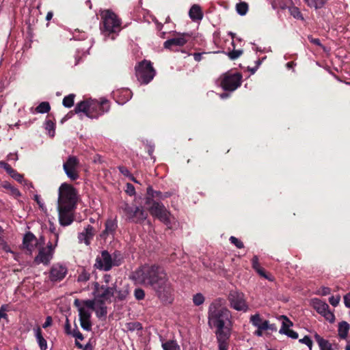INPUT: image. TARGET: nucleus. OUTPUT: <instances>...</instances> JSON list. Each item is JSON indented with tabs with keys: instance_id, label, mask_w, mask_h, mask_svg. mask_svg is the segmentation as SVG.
Segmentation results:
<instances>
[{
	"instance_id": "f257e3e1",
	"label": "nucleus",
	"mask_w": 350,
	"mask_h": 350,
	"mask_svg": "<svg viewBox=\"0 0 350 350\" xmlns=\"http://www.w3.org/2000/svg\"><path fill=\"white\" fill-rule=\"evenodd\" d=\"M133 280L145 286L150 287L163 302L172 300L174 288L163 268L156 265H144L133 273Z\"/></svg>"
},
{
	"instance_id": "f03ea898",
	"label": "nucleus",
	"mask_w": 350,
	"mask_h": 350,
	"mask_svg": "<svg viewBox=\"0 0 350 350\" xmlns=\"http://www.w3.org/2000/svg\"><path fill=\"white\" fill-rule=\"evenodd\" d=\"M77 193L70 185L63 183L58 190L57 211L61 226H67L74 221V211L76 208Z\"/></svg>"
},
{
	"instance_id": "7ed1b4c3",
	"label": "nucleus",
	"mask_w": 350,
	"mask_h": 350,
	"mask_svg": "<svg viewBox=\"0 0 350 350\" xmlns=\"http://www.w3.org/2000/svg\"><path fill=\"white\" fill-rule=\"evenodd\" d=\"M231 312L224 306V301L221 299L213 301L208 308V319L210 327L217 328L216 335L230 334V328L228 324H231Z\"/></svg>"
},
{
	"instance_id": "20e7f679",
	"label": "nucleus",
	"mask_w": 350,
	"mask_h": 350,
	"mask_svg": "<svg viewBox=\"0 0 350 350\" xmlns=\"http://www.w3.org/2000/svg\"><path fill=\"white\" fill-rule=\"evenodd\" d=\"M146 204L148 206V210L152 216L157 217L167 226L171 228L174 218L162 203L154 201L150 198H146Z\"/></svg>"
},
{
	"instance_id": "39448f33",
	"label": "nucleus",
	"mask_w": 350,
	"mask_h": 350,
	"mask_svg": "<svg viewBox=\"0 0 350 350\" xmlns=\"http://www.w3.org/2000/svg\"><path fill=\"white\" fill-rule=\"evenodd\" d=\"M103 27L100 28L103 33L109 35L111 33L119 32L121 29V21L111 10L100 11Z\"/></svg>"
},
{
	"instance_id": "423d86ee",
	"label": "nucleus",
	"mask_w": 350,
	"mask_h": 350,
	"mask_svg": "<svg viewBox=\"0 0 350 350\" xmlns=\"http://www.w3.org/2000/svg\"><path fill=\"white\" fill-rule=\"evenodd\" d=\"M121 262L122 257L120 253L114 252L110 254L107 251H103L100 256L96 257L94 266L96 269L107 271L112 267L120 265Z\"/></svg>"
},
{
	"instance_id": "0eeeda50",
	"label": "nucleus",
	"mask_w": 350,
	"mask_h": 350,
	"mask_svg": "<svg viewBox=\"0 0 350 350\" xmlns=\"http://www.w3.org/2000/svg\"><path fill=\"white\" fill-rule=\"evenodd\" d=\"M55 243L52 244L51 242H49L46 247H42L39 249L38 254L36 256L34 261L36 264L48 265L53 258L54 250L57 245L59 235L57 233L54 234Z\"/></svg>"
},
{
	"instance_id": "6e6552de",
	"label": "nucleus",
	"mask_w": 350,
	"mask_h": 350,
	"mask_svg": "<svg viewBox=\"0 0 350 350\" xmlns=\"http://www.w3.org/2000/svg\"><path fill=\"white\" fill-rule=\"evenodd\" d=\"M126 219L135 223H139L144 221L148 214L142 207L131 206L125 203L122 207Z\"/></svg>"
},
{
	"instance_id": "1a4fd4ad",
	"label": "nucleus",
	"mask_w": 350,
	"mask_h": 350,
	"mask_svg": "<svg viewBox=\"0 0 350 350\" xmlns=\"http://www.w3.org/2000/svg\"><path fill=\"white\" fill-rule=\"evenodd\" d=\"M135 69L137 79L142 83H148L154 76L155 72L150 62L143 61Z\"/></svg>"
},
{
	"instance_id": "9d476101",
	"label": "nucleus",
	"mask_w": 350,
	"mask_h": 350,
	"mask_svg": "<svg viewBox=\"0 0 350 350\" xmlns=\"http://www.w3.org/2000/svg\"><path fill=\"white\" fill-rule=\"evenodd\" d=\"M231 308L237 311L246 312L248 310L245 295L237 291H231L228 296Z\"/></svg>"
},
{
	"instance_id": "9b49d317",
	"label": "nucleus",
	"mask_w": 350,
	"mask_h": 350,
	"mask_svg": "<svg viewBox=\"0 0 350 350\" xmlns=\"http://www.w3.org/2000/svg\"><path fill=\"white\" fill-rule=\"evenodd\" d=\"M221 86L225 90L234 91L241 85V75L239 73H225L220 77Z\"/></svg>"
},
{
	"instance_id": "f8f14e48",
	"label": "nucleus",
	"mask_w": 350,
	"mask_h": 350,
	"mask_svg": "<svg viewBox=\"0 0 350 350\" xmlns=\"http://www.w3.org/2000/svg\"><path fill=\"white\" fill-rule=\"evenodd\" d=\"M79 161L76 157L70 156L67 161L64 163L63 168L67 176L72 180H77L79 178L78 168Z\"/></svg>"
},
{
	"instance_id": "ddd939ff",
	"label": "nucleus",
	"mask_w": 350,
	"mask_h": 350,
	"mask_svg": "<svg viewBox=\"0 0 350 350\" xmlns=\"http://www.w3.org/2000/svg\"><path fill=\"white\" fill-rule=\"evenodd\" d=\"M312 306L314 309L320 314L323 316L326 320L332 323L335 320V316L329 310V306L325 301H323L319 299H313L312 300Z\"/></svg>"
},
{
	"instance_id": "4468645a",
	"label": "nucleus",
	"mask_w": 350,
	"mask_h": 350,
	"mask_svg": "<svg viewBox=\"0 0 350 350\" xmlns=\"http://www.w3.org/2000/svg\"><path fill=\"white\" fill-rule=\"evenodd\" d=\"M43 243L44 239L42 237H40V240H38L33 233L29 232L26 233L23 237V247L31 254L39 244Z\"/></svg>"
},
{
	"instance_id": "2eb2a0df",
	"label": "nucleus",
	"mask_w": 350,
	"mask_h": 350,
	"mask_svg": "<svg viewBox=\"0 0 350 350\" xmlns=\"http://www.w3.org/2000/svg\"><path fill=\"white\" fill-rule=\"evenodd\" d=\"M67 268L60 264H55L51 269L49 279L52 282H59L62 280L67 274Z\"/></svg>"
},
{
	"instance_id": "dca6fc26",
	"label": "nucleus",
	"mask_w": 350,
	"mask_h": 350,
	"mask_svg": "<svg viewBox=\"0 0 350 350\" xmlns=\"http://www.w3.org/2000/svg\"><path fill=\"white\" fill-rule=\"evenodd\" d=\"M94 105L93 103H90V100L81 101L77 104L75 108V112L76 113L83 112L88 118H96V115L92 114Z\"/></svg>"
},
{
	"instance_id": "f3484780",
	"label": "nucleus",
	"mask_w": 350,
	"mask_h": 350,
	"mask_svg": "<svg viewBox=\"0 0 350 350\" xmlns=\"http://www.w3.org/2000/svg\"><path fill=\"white\" fill-rule=\"evenodd\" d=\"M94 309H88L83 308L80 309L79 321L81 327L87 331H90L92 327L90 321L91 313Z\"/></svg>"
},
{
	"instance_id": "a211bd4d",
	"label": "nucleus",
	"mask_w": 350,
	"mask_h": 350,
	"mask_svg": "<svg viewBox=\"0 0 350 350\" xmlns=\"http://www.w3.org/2000/svg\"><path fill=\"white\" fill-rule=\"evenodd\" d=\"M114 295V290L111 287L102 286L96 290L95 303L96 301L104 302L111 299Z\"/></svg>"
},
{
	"instance_id": "6ab92c4d",
	"label": "nucleus",
	"mask_w": 350,
	"mask_h": 350,
	"mask_svg": "<svg viewBox=\"0 0 350 350\" xmlns=\"http://www.w3.org/2000/svg\"><path fill=\"white\" fill-rule=\"evenodd\" d=\"M90 103H93L94 104L92 114L96 115V118L100 115H102L103 113L108 111L109 109V103L106 99H101L100 101L90 100Z\"/></svg>"
},
{
	"instance_id": "aec40b11",
	"label": "nucleus",
	"mask_w": 350,
	"mask_h": 350,
	"mask_svg": "<svg viewBox=\"0 0 350 350\" xmlns=\"http://www.w3.org/2000/svg\"><path fill=\"white\" fill-rule=\"evenodd\" d=\"M187 42L184 34H179L177 37L167 40L164 42V47L165 49H172L173 46H182Z\"/></svg>"
},
{
	"instance_id": "412c9836",
	"label": "nucleus",
	"mask_w": 350,
	"mask_h": 350,
	"mask_svg": "<svg viewBox=\"0 0 350 350\" xmlns=\"http://www.w3.org/2000/svg\"><path fill=\"white\" fill-rule=\"evenodd\" d=\"M94 236V228L92 226L88 225L78 235L79 241L80 243H85L87 245L90 244V240Z\"/></svg>"
},
{
	"instance_id": "4be33fe9",
	"label": "nucleus",
	"mask_w": 350,
	"mask_h": 350,
	"mask_svg": "<svg viewBox=\"0 0 350 350\" xmlns=\"http://www.w3.org/2000/svg\"><path fill=\"white\" fill-rule=\"evenodd\" d=\"M250 322L252 324L260 329H271L268 321H262L258 314L252 315L250 317Z\"/></svg>"
},
{
	"instance_id": "5701e85b",
	"label": "nucleus",
	"mask_w": 350,
	"mask_h": 350,
	"mask_svg": "<svg viewBox=\"0 0 350 350\" xmlns=\"http://www.w3.org/2000/svg\"><path fill=\"white\" fill-rule=\"evenodd\" d=\"M189 15L193 21H201L203 18V13L198 5L194 4L189 10Z\"/></svg>"
},
{
	"instance_id": "b1692460",
	"label": "nucleus",
	"mask_w": 350,
	"mask_h": 350,
	"mask_svg": "<svg viewBox=\"0 0 350 350\" xmlns=\"http://www.w3.org/2000/svg\"><path fill=\"white\" fill-rule=\"evenodd\" d=\"M219 350H228V340L230 334L216 335Z\"/></svg>"
},
{
	"instance_id": "393cba45",
	"label": "nucleus",
	"mask_w": 350,
	"mask_h": 350,
	"mask_svg": "<svg viewBox=\"0 0 350 350\" xmlns=\"http://www.w3.org/2000/svg\"><path fill=\"white\" fill-rule=\"evenodd\" d=\"M118 225L114 219H108L105 223V230L103 232V235H112L116 232Z\"/></svg>"
},
{
	"instance_id": "a878e982",
	"label": "nucleus",
	"mask_w": 350,
	"mask_h": 350,
	"mask_svg": "<svg viewBox=\"0 0 350 350\" xmlns=\"http://www.w3.org/2000/svg\"><path fill=\"white\" fill-rule=\"evenodd\" d=\"M74 304L78 308L79 314H80V309L83 308H88V309H94L95 301L85 300L81 301L79 299H75Z\"/></svg>"
},
{
	"instance_id": "bb28decb",
	"label": "nucleus",
	"mask_w": 350,
	"mask_h": 350,
	"mask_svg": "<svg viewBox=\"0 0 350 350\" xmlns=\"http://www.w3.org/2000/svg\"><path fill=\"white\" fill-rule=\"evenodd\" d=\"M314 336L321 350H332V345L328 340L323 339L318 334H315Z\"/></svg>"
},
{
	"instance_id": "cd10ccee",
	"label": "nucleus",
	"mask_w": 350,
	"mask_h": 350,
	"mask_svg": "<svg viewBox=\"0 0 350 350\" xmlns=\"http://www.w3.org/2000/svg\"><path fill=\"white\" fill-rule=\"evenodd\" d=\"M350 329V325L346 321H342L338 325V336L342 339H345L347 337L348 332Z\"/></svg>"
},
{
	"instance_id": "c85d7f7f",
	"label": "nucleus",
	"mask_w": 350,
	"mask_h": 350,
	"mask_svg": "<svg viewBox=\"0 0 350 350\" xmlns=\"http://www.w3.org/2000/svg\"><path fill=\"white\" fill-rule=\"evenodd\" d=\"M36 338L39 345L40 350H46L47 349L46 340L42 336L41 329L38 327L36 329Z\"/></svg>"
},
{
	"instance_id": "c756f323",
	"label": "nucleus",
	"mask_w": 350,
	"mask_h": 350,
	"mask_svg": "<svg viewBox=\"0 0 350 350\" xmlns=\"http://www.w3.org/2000/svg\"><path fill=\"white\" fill-rule=\"evenodd\" d=\"M304 1L309 7L317 10L323 8L328 0H304Z\"/></svg>"
},
{
	"instance_id": "7c9ffc66",
	"label": "nucleus",
	"mask_w": 350,
	"mask_h": 350,
	"mask_svg": "<svg viewBox=\"0 0 350 350\" xmlns=\"http://www.w3.org/2000/svg\"><path fill=\"white\" fill-rule=\"evenodd\" d=\"M163 350H180L179 345L174 340H168L162 343Z\"/></svg>"
},
{
	"instance_id": "2f4dec72",
	"label": "nucleus",
	"mask_w": 350,
	"mask_h": 350,
	"mask_svg": "<svg viewBox=\"0 0 350 350\" xmlns=\"http://www.w3.org/2000/svg\"><path fill=\"white\" fill-rule=\"evenodd\" d=\"M236 10L239 14L244 16L248 11V4L245 2L239 3L236 5Z\"/></svg>"
},
{
	"instance_id": "473e14b6",
	"label": "nucleus",
	"mask_w": 350,
	"mask_h": 350,
	"mask_svg": "<svg viewBox=\"0 0 350 350\" xmlns=\"http://www.w3.org/2000/svg\"><path fill=\"white\" fill-rule=\"evenodd\" d=\"M75 95L74 94H70L68 96H66L64 98L62 104L65 107L70 108L74 105Z\"/></svg>"
},
{
	"instance_id": "72a5a7b5",
	"label": "nucleus",
	"mask_w": 350,
	"mask_h": 350,
	"mask_svg": "<svg viewBox=\"0 0 350 350\" xmlns=\"http://www.w3.org/2000/svg\"><path fill=\"white\" fill-rule=\"evenodd\" d=\"M288 11L291 16L298 20H304V17L299 10V9L295 6H291L288 8Z\"/></svg>"
},
{
	"instance_id": "f704fd0d",
	"label": "nucleus",
	"mask_w": 350,
	"mask_h": 350,
	"mask_svg": "<svg viewBox=\"0 0 350 350\" xmlns=\"http://www.w3.org/2000/svg\"><path fill=\"white\" fill-rule=\"evenodd\" d=\"M51 109L50 105L48 102L41 103L36 109L38 113H44L48 112Z\"/></svg>"
},
{
	"instance_id": "c9c22d12",
	"label": "nucleus",
	"mask_w": 350,
	"mask_h": 350,
	"mask_svg": "<svg viewBox=\"0 0 350 350\" xmlns=\"http://www.w3.org/2000/svg\"><path fill=\"white\" fill-rule=\"evenodd\" d=\"M280 319H282V327L280 329H284V331H286L290 329L291 326H293V323L286 317L281 316Z\"/></svg>"
},
{
	"instance_id": "e433bc0d",
	"label": "nucleus",
	"mask_w": 350,
	"mask_h": 350,
	"mask_svg": "<svg viewBox=\"0 0 350 350\" xmlns=\"http://www.w3.org/2000/svg\"><path fill=\"white\" fill-rule=\"evenodd\" d=\"M243 54V51L238 49V50H232V51H230L228 53V56L229 58L232 60H234L237 58H239L241 55Z\"/></svg>"
},
{
	"instance_id": "4c0bfd02",
	"label": "nucleus",
	"mask_w": 350,
	"mask_h": 350,
	"mask_svg": "<svg viewBox=\"0 0 350 350\" xmlns=\"http://www.w3.org/2000/svg\"><path fill=\"white\" fill-rule=\"evenodd\" d=\"M193 301L196 306H200L204 301V297L201 293H197L193 295Z\"/></svg>"
},
{
	"instance_id": "58836bf2",
	"label": "nucleus",
	"mask_w": 350,
	"mask_h": 350,
	"mask_svg": "<svg viewBox=\"0 0 350 350\" xmlns=\"http://www.w3.org/2000/svg\"><path fill=\"white\" fill-rule=\"evenodd\" d=\"M45 129L49 131V135L53 137L55 134V125L51 120H47L45 124Z\"/></svg>"
},
{
	"instance_id": "ea45409f",
	"label": "nucleus",
	"mask_w": 350,
	"mask_h": 350,
	"mask_svg": "<svg viewBox=\"0 0 350 350\" xmlns=\"http://www.w3.org/2000/svg\"><path fill=\"white\" fill-rule=\"evenodd\" d=\"M279 332L280 334H286L288 337L292 338L293 339H297L298 338V334L296 332H295L292 329H288L286 331H284V329H280Z\"/></svg>"
},
{
	"instance_id": "a19ab883",
	"label": "nucleus",
	"mask_w": 350,
	"mask_h": 350,
	"mask_svg": "<svg viewBox=\"0 0 350 350\" xmlns=\"http://www.w3.org/2000/svg\"><path fill=\"white\" fill-rule=\"evenodd\" d=\"M4 187L5 189H9L11 191L12 194L14 195L15 197H18L21 196V193L18 191V189L12 186L10 183H5L4 185Z\"/></svg>"
},
{
	"instance_id": "79ce46f5",
	"label": "nucleus",
	"mask_w": 350,
	"mask_h": 350,
	"mask_svg": "<svg viewBox=\"0 0 350 350\" xmlns=\"http://www.w3.org/2000/svg\"><path fill=\"white\" fill-rule=\"evenodd\" d=\"M94 310L96 311V314L98 317H101L107 314V308L104 306H100L98 308H94Z\"/></svg>"
},
{
	"instance_id": "37998d69",
	"label": "nucleus",
	"mask_w": 350,
	"mask_h": 350,
	"mask_svg": "<svg viewBox=\"0 0 350 350\" xmlns=\"http://www.w3.org/2000/svg\"><path fill=\"white\" fill-rule=\"evenodd\" d=\"M230 241L231 243L235 245L236 247L238 248L241 249L244 247L243 242L241 241H240L239 239H238L237 238H236L235 237H233V236L230 237Z\"/></svg>"
},
{
	"instance_id": "c03bdc74",
	"label": "nucleus",
	"mask_w": 350,
	"mask_h": 350,
	"mask_svg": "<svg viewBox=\"0 0 350 350\" xmlns=\"http://www.w3.org/2000/svg\"><path fill=\"white\" fill-rule=\"evenodd\" d=\"M134 295L137 299L142 300L145 297L144 291L142 288H136L134 292Z\"/></svg>"
},
{
	"instance_id": "a18cd8bd",
	"label": "nucleus",
	"mask_w": 350,
	"mask_h": 350,
	"mask_svg": "<svg viewBox=\"0 0 350 350\" xmlns=\"http://www.w3.org/2000/svg\"><path fill=\"white\" fill-rule=\"evenodd\" d=\"M340 300V295L332 296L329 299V301L330 304L334 307H336L338 305Z\"/></svg>"
},
{
	"instance_id": "49530a36",
	"label": "nucleus",
	"mask_w": 350,
	"mask_h": 350,
	"mask_svg": "<svg viewBox=\"0 0 350 350\" xmlns=\"http://www.w3.org/2000/svg\"><path fill=\"white\" fill-rule=\"evenodd\" d=\"M299 342L301 343H304V344L306 345L310 348V349H312V341L308 336H304L302 339L299 340Z\"/></svg>"
},
{
	"instance_id": "de8ad7c7",
	"label": "nucleus",
	"mask_w": 350,
	"mask_h": 350,
	"mask_svg": "<svg viewBox=\"0 0 350 350\" xmlns=\"http://www.w3.org/2000/svg\"><path fill=\"white\" fill-rule=\"evenodd\" d=\"M256 271L262 277L269 280H273L272 278L270 277L269 275H268L265 270L261 268V267H259L258 269H256Z\"/></svg>"
},
{
	"instance_id": "09e8293b",
	"label": "nucleus",
	"mask_w": 350,
	"mask_h": 350,
	"mask_svg": "<svg viewBox=\"0 0 350 350\" xmlns=\"http://www.w3.org/2000/svg\"><path fill=\"white\" fill-rule=\"evenodd\" d=\"M129 294V291L127 290V288H125L122 291H119L118 292V295H117V297L119 299H124L126 297V296L128 295Z\"/></svg>"
},
{
	"instance_id": "8fccbe9b",
	"label": "nucleus",
	"mask_w": 350,
	"mask_h": 350,
	"mask_svg": "<svg viewBox=\"0 0 350 350\" xmlns=\"http://www.w3.org/2000/svg\"><path fill=\"white\" fill-rule=\"evenodd\" d=\"M11 177L20 183H22L23 181L24 180L23 176L18 173L16 171H15L13 175L11 176Z\"/></svg>"
},
{
	"instance_id": "3c124183",
	"label": "nucleus",
	"mask_w": 350,
	"mask_h": 350,
	"mask_svg": "<svg viewBox=\"0 0 350 350\" xmlns=\"http://www.w3.org/2000/svg\"><path fill=\"white\" fill-rule=\"evenodd\" d=\"M6 311H7V306H2L0 308V321H1V319H7V314H6Z\"/></svg>"
},
{
	"instance_id": "603ef678",
	"label": "nucleus",
	"mask_w": 350,
	"mask_h": 350,
	"mask_svg": "<svg viewBox=\"0 0 350 350\" xmlns=\"http://www.w3.org/2000/svg\"><path fill=\"white\" fill-rule=\"evenodd\" d=\"M126 192L130 196L134 195L135 193L134 186L131 183H128L126 185Z\"/></svg>"
},
{
	"instance_id": "864d4df0",
	"label": "nucleus",
	"mask_w": 350,
	"mask_h": 350,
	"mask_svg": "<svg viewBox=\"0 0 350 350\" xmlns=\"http://www.w3.org/2000/svg\"><path fill=\"white\" fill-rule=\"evenodd\" d=\"M252 267L255 270L258 269L259 267H260V264L258 262V258L256 256L253 257V258L252 260Z\"/></svg>"
},
{
	"instance_id": "5fc2aeb1",
	"label": "nucleus",
	"mask_w": 350,
	"mask_h": 350,
	"mask_svg": "<svg viewBox=\"0 0 350 350\" xmlns=\"http://www.w3.org/2000/svg\"><path fill=\"white\" fill-rule=\"evenodd\" d=\"M4 170L6 172L11 176L15 172V170H14L9 164H7Z\"/></svg>"
},
{
	"instance_id": "6e6d98bb",
	"label": "nucleus",
	"mask_w": 350,
	"mask_h": 350,
	"mask_svg": "<svg viewBox=\"0 0 350 350\" xmlns=\"http://www.w3.org/2000/svg\"><path fill=\"white\" fill-rule=\"evenodd\" d=\"M4 170L6 172L11 176L15 172V170H14L9 164H7Z\"/></svg>"
},
{
	"instance_id": "4d7b16f0",
	"label": "nucleus",
	"mask_w": 350,
	"mask_h": 350,
	"mask_svg": "<svg viewBox=\"0 0 350 350\" xmlns=\"http://www.w3.org/2000/svg\"><path fill=\"white\" fill-rule=\"evenodd\" d=\"M344 302L347 308H350V293L344 297Z\"/></svg>"
},
{
	"instance_id": "13d9d810",
	"label": "nucleus",
	"mask_w": 350,
	"mask_h": 350,
	"mask_svg": "<svg viewBox=\"0 0 350 350\" xmlns=\"http://www.w3.org/2000/svg\"><path fill=\"white\" fill-rule=\"evenodd\" d=\"M52 323V319L51 317H47L46 319V321L44 322V323L42 325V327L44 328H46L48 327L49 326H50Z\"/></svg>"
},
{
	"instance_id": "bf43d9fd",
	"label": "nucleus",
	"mask_w": 350,
	"mask_h": 350,
	"mask_svg": "<svg viewBox=\"0 0 350 350\" xmlns=\"http://www.w3.org/2000/svg\"><path fill=\"white\" fill-rule=\"evenodd\" d=\"M154 191H153V189H152V187H149L147 189V193H148V195L149 196L148 198H150L151 199H152L153 198H154Z\"/></svg>"
},
{
	"instance_id": "052dcab7",
	"label": "nucleus",
	"mask_w": 350,
	"mask_h": 350,
	"mask_svg": "<svg viewBox=\"0 0 350 350\" xmlns=\"http://www.w3.org/2000/svg\"><path fill=\"white\" fill-rule=\"evenodd\" d=\"M308 39L310 41V42L316 44V45H318V46H321V42H320V40L318 39V38H313L312 37H308Z\"/></svg>"
},
{
	"instance_id": "680f3d73",
	"label": "nucleus",
	"mask_w": 350,
	"mask_h": 350,
	"mask_svg": "<svg viewBox=\"0 0 350 350\" xmlns=\"http://www.w3.org/2000/svg\"><path fill=\"white\" fill-rule=\"evenodd\" d=\"M4 250L6 252H10L13 254V257L15 260H18V255L16 254H15L14 252H12L10 248L8 246H5L4 247Z\"/></svg>"
},
{
	"instance_id": "e2e57ef3",
	"label": "nucleus",
	"mask_w": 350,
	"mask_h": 350,
	"mask_svg": "<svg viewBox=\"0 0 350 350\" xmlns=\"http://www.w3.org/2000/svg\"><path fill=\"white\" fill-rule=\"evenodd\" d=\"M34 200L36 201V202L38 204L40 208H43L44 204L41 202L40 198L38 195L34 196Z\"/></svg>"
},
{
	"instance_id": "0e129e2a",
	"label": "nucleus",
	"mask_w": 350,
	"mask_h": 350,
	"mask_svg": "<svg viewBox=\"0 0 350 350\" xmlns=\"http://www.w3.org/2000/svg\"><path fill=\"white\" fill-rule=\"evenodd\" d=\"M167 197V193H165L164 196H163L162 193L160 191H154V198H159L163 199Z\"/></svg>"
},
{
	"instance_id": "69168bd1",
	"label": "nucleus",
	"mask_w": 350,
	"mask_h": 350,
	"mask_svg": "<svg viewBox=\"0 0 350 350\" xmlns=\"http://www.w3.org/2000/svg\"><path fill=\"white\" fill-rule=\"evenodd\" d=\"M73 336L77 339H79V340H81L83 339V336L82 334L79 331L75 332V333L73 334Z\"/></svg>"
},
{
	"instance_id": "338daca9",
	"label": "nucleus",
	"mask_w": 350,
	"mask_h": 350,
	"mask_svg": "<svg viewBox=\"0 0 350 350\" xmlns=\"http://www.w3.org/2000/svg\"><path fill=\"white\" fill-rule=\"evenodd\" d=\"M330 288L328 287H323L322 288V295H327L330 293Z\"/></svg>"
},
{
	"instance_id": "774afa93",
	"label": "nucleus",
	"mask_w": 350,
	"mask_h": 350,
	"mask_svg": "<svg viewBox=\"0 0 350 350\" xmlns=\"http://www.w3.org/2000/svg\"><path fill=\"white\" fill-rule=\"evenodd\" d=\"M65 332L68 334H70L71 333L70 332V325L69 324L68 319L66 320V324L65 325Z\"/></svg>"
}]
</instances>
